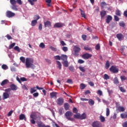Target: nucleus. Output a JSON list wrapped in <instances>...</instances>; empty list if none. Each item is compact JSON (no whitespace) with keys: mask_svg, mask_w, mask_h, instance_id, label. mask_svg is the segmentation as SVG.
I'll return each mask as SVG.
<instances>
[{"mask_svg":"<svg viewBox=\"0 0 127 127\" xmlns=\"http://www.w3.org/2000/svg\"><path fill=\"white\" fill-rule=\"evenodd\" d=\"M25 65L26 68H32L33 67V59L30 58L26 59Z\"/></svg>","mask_w":127,"mask_h":127,"instance_id":"obj_1","label":"nucleus"},{"mask_svg":"<svg viewBox=\"0 0 127 127\" xmlns=\"http://www.w3.org/2000/svg\"><path fill=\"white\" fill-rule=\"evenodd\" d=\"M65 115L66 119L68 121H74V119L71 118V116H73V113H72V112H71L70 111H67V112H66Z\"/></svg>","mask_w":127,"mask_h":127,"instance_id":"obj_2","label":"nucleus"},{"mask_svg":"<svg viewBox=\"0 0 127 127\" xmlns=\"http://www.w3.org/2000/svg\"><path fill=\"white\" fill-rule=\"evenodd\" d=\"M110 71H111V72H113V73H118L119 68L115 65H113L110 67Z\"/></svg>","mask_w":127,"mask_h":127,"instance_id":"obj_3","label":"nucleus"},{"mask_svg":"<svg viewBox=\"0 0 127 127\" xmlns=\"http://www.w3.org/2000/svg\"><path fill=\"white\" fill-rule=\"evenodd\" d=\"M57 104L59 106H62L64 104V99L62 97H60L57 100Z\"/></svg>","mask_w":127,"mask_h":127,"instance_id":"obj_4","label":"nucleus"},{"mask_svg":"<svg viewBox=\"0 0 127 127\" xmlns=\"http://www.w3.org/2000/svg\"><path fill=\"white\" fill-rule=\"evenodd\" d=\"M73 50L74 51V55L78 56V53L80 52V51H81V49L77 46H75L74 47Z\"/></svg>","mask_w":127,"mask_h":127,"instance_id":"obj_5","label":"nucleus"},{"mask_svg":"<svg viewBox=\"0 0 127 127\" xmlns=\"http://www.w3.org/2000/svg\"><path fill=\"white\" fill-rule=\"evenodd\" d=\"M6 15L7 17H9L10 18V17H12L15 15V13L10 11H7L6 12Z\"/></svg>","mask_w":127,"mask_h":127,"instance_id":"obj_6","label":"nucleus"},{"mask_svg":"<svg viewBox=\"0 0 127 127\" xmlns=\"http://www.w3.org/2000/svg\"><path fill=\"white\" fill-rule=\"evenodd\" d=\"M91 57H92V55L88 53L84 54L82 56V58H83V59H89V58H91Z\"/></svg>","mask_w":127,"mask_h":127,"instance_id":"obj_7","label":"nucleus"},{"mask_svg":"<svg viewBox=\"0 0 127 127\" xmlns=\"http://www.w3.org/2000/svg\"><path fill=\"white\" fill-rule=\"evenodd\" d=\"M100 126L101 123L99 121H95L92 124V127H100Z\"/></svg>","mask_w":127,"mask_h":127,"instance_id":"obj_8","label":"nucleus"},{"mask_svg":"<svg viewBox=\"0 0 127 127\" xmlns=\"http://www.w3.org/2000/svg\"><path fill=\"white\" fill-rule=\"evenodd\" d=\"M37 124L39 127H50L49 126H45L44 124H43V123L41 122H37Z\"/></svg>","mask_w":127,"mask_h":127,"instance_id":"obj_9","label":"nucleus"},{"mask_svg":"<svg viewBox=\"0 0 127 127\" xmlns=\"http://www.w3.org/2000/svg\"><path fill=\"white\" fill-rule=\"evenodd\" d=\"M116 36L118 39H119L120 41L121 40H123V39L124 38V35H123V34L121 33L118 34Z\"/></svg>","mask_w":127,"mask_h":127,"instance_id":"obj_10","label":"nucleus"},{"mask_svg":"<svg viewBox=\"0 0 127 127\" xmlns=\"http://www.w3.org/2000/svg\"><path fill=\"white\" fill-rule=\"evenodd\" d=\"M63 26H64V24L61 23H57L54 25L55 28L62 27Z\"/></svg>","mask_w":127,"mask_h":127,"instance_id":"obj_11","label":"nucleus"},{"mask_svg":"<svg viewBox=\"0 0 127 127\" xmlns=\"http://www.w3.org/2000/svg\"><path fill=\"white\" fill-rule=\"evenodd\" d=\"M9 98V94L7 92H4L3 94V100H5V99H8Z\"/></svg>","mask_w":127,"mask_h":127,"instance_id":"obj_12","label":"nucleus"},{"mask_svg":"<svg viewBox=\"0 0 127 127\" xmlns=\"http://www.w3.org/2000/svg\"><path fill=\"white\" fill-rule=\"evenodd\" d=\"M113 19V17L111 15H108L106 18V22L107 23H110L111 20Z\"/></svg>","mask_w":127,"mask_h":127,"instance_id":"obj_13","label":"nucleus"},{"mask_svg":"<svg viewBox=\"0 0 127 127\" xmlns=\"http://www.w3.org/2000/svg\"><path fill=\"white\" fill-rule=\"evenodd\" d=\"M45 27H51V22L49 21H47L44 23Z\"/></svg>","mask_w":127,"mask_h":127,"instance_id":"obj_14","label":"nucleus"},{"mask_svg":"<svg viewBox=\"0 0 127 127\" xmlns=\"http://www.w3.org/2000/svg\"><path fill=\"white\" fill-rule=\"evenodd\" d=\"M51 99L53 98H57V92H52L50 94Z\"/></svg>","mask_w":127,"mask_h":127,"instance_id":"obj_15","label":"nucleus"},{"mask_svg":"<svg viewBox=\"0 0 127 127\" xmlns=\"http://www.w3.org/2000/svg\"><path fill=\"white\" fill-rule=\"evenodd\" d=\"M125 109L124 107L119 106L118 107H117V111H119V112H125Z\"/></svg>","mask_w":127,"mask_h":127,"instance_id":"obj_16","label":"nucleus"},{"mask_svg":"<svg viewBox=\"0 0 127 127\" xmlns=\"http://www.w3.org/2000/svg\"><path fill=\"white\" fill-rule=\"evenodd\" d=\"M19 120L22 121L24 120V121H26V117H25V115L24 114H21L19 116Z\"/></svg>","mask_w":127,"mask_h":127,"instance_id":"obj_17","label":"nucleus"},{"mask_svg":"<svg viewBox=\"0 0 127 127\" xmlns=\"http://www.w3.org/2000/svg\"><path fill=\"white\" fill-rule=\"evenodd\" d=\"M67 56L65 55H62L61 57V59L63 60V61H66L67 59Z\"/></svg>","mask_w":127,"mask_h":127,"instance_id":"obj_18","label":"nucleus"},{"mask_svg":"<svg viewBox=\"0 0 127 127\" xmlns=\"http://www.w3.org/2000/svg\"><path fill=\"white\" fill-rule=\"evenodd\" d=\"M10 88L12 91H16L17 90V86L13 84L10 85Z\"/></svg>","mask_w":127,"mask_h":127,"instance_id":"obj_19","label":"nucleus"},{"mask_svg":"<svg viewBox=\"0 0 127 127\" xmlns=\"http://www.w3.org/2000/svg\"><path fill=\"white\" fill-rule=\"evenodd\" d=\"M87 118V115L85 113H83L82 115L80 114V120H85Z\"/></svg>","mask_w":127,"mask_h":127,"instance_id":"obj_20","label":"nucleus"},{"mask_svg":"<svg viewBox=\"0 0 127 127\" xmlns=\"http://www.w3.org/2000/svg\"><path fill=\"white\" fill-rule=\"evenodd\" d=\"M106 14H107L106 11L103 10L100 12V15L102 18H103V17H104Z\"/></svg>","mask_w":127,"mask_h":127,"instance_id":"obj_21","label":"nucleus"},{"mask_svg":"<svg viewBox=\"0 0 127 127\" xmlns=\"http://www.w3.org/2000/svg\"><path fill=\"white\" fill-rule=\"evenodd\" d=\"M69 106L68 103H65L64 104V108L66 111H68V110H69Z\"/></svg>","mask_w":127,"mask_h":127,"instance_id":"obj_22","label":"nucleus"},{"mask_svg":"<svg viewBox=\"0 0 127 127\" xmlns=\"http://www.w3.org/2000/svg\"><path fill=\"white\" fill-rule=\"evenodd\" d=\"M88 103L89 104L90 106H94L95 101H94V100L92 99H89L88 100Z\"/></svg>","mask_w":127,"mask_h":127,"instance_id":"obj_23","label":"nucleus"},{"mask_svg":"<svg viewBox=\"0 0 127 127\" xmlns=\"http://www.w3.org/2000/svg\"><path fill=\"white\" fill-rule=\"evenodd\" d=\"M37 24V21L35 20H33L31 22V25L32 26H35Z\"/></svg>","mask_w":127,"mask_h":127,"instance_id":"obj_24","label":"nucleus"},{"mask_svg":"<svg viewBox=\"0 0 127 127\" xmlns=\"http://www.w3.org/2000/svg\"><path fill=\"white\" fill-rule=\"evenodd\" d=\"M79 9L80 10L81 15L82 17H84V18H86V14H85V12H84V11H83L81 9Z\"/></svg>","mask_w":127,"mask_h":127,"instance_id":"obj_25","label":"nucleus"},{"mask_svg":"<svg viewBox=\"0 0 127 127\" xmlns=\"http://www.w3.org/2000/svg\"><path fill=\"white\" fill-rule=\"evenodd\" d=\"M7 82H8V80L4 79L1 83V86H4V85H6V84H7Z\"/></svg>","mask_w":127,"mask_h":127,"instance_id":"obj_26","label":"nucleus"},{"mask_svg":"<svg viewBox=\"0 0 127 127\" xmlns=\"http://www.w3.org/2000/svg\"><path fill=\"white\" fill-rule=\"evenodd\" d=\"M57 64L58 66V68L60 69H61L62 68V64H61V63L58 61H57Z\"/></svg>","mask_w":127,"mask_h":127,"instance_id":"obj_27","label":"nucleus"},{"mask_svg":"<svg viewBox=\"0 0 127 127\" xmlns=\"http://www.w3.org/2000/svg\"><path fill=\"white\" fill-rule=\"evenodd\" d=\"M14 50L19 53V52H20V50H21V49L19 48V47H18V46H15L14 48Z\"/></svg>","mask_w":127,"mask_h":127,"instance_id":"obj_28","label":"nucleus"},{"mask_svg":"<svg viewBox=\"0 0 127 127\" xmlns=\"http://www.w3.org/2000/svg\"><path fill=\"white\" fill-rule=\"evenodd\" d=\"M101 7H107V5H108V4L106 2H102L101 3Z\"/></svg>","mask_w":127,"mask_h":127,"instance_id":"obj_29","label":"nucleus"},{"mask_svg":"<svg viewBox=\"0 0 127 127\" xmlns=\"http://www.w3.org/2000/svg\"><path fill=\"white\" fill-rule=\"evenodd\" d=\"M11 8L12 9L15 10V11H17V10H18V8H17V7L15 5H12Z\"/></svg>","mask_w":127,"mask_h":127,"instance_id":"obj_30","label":"nucleus"},{"mask_svg":"<svg viewBox=\"0 0 127 127\" xmlns=\"http://www.w3.org/2000/svg\"><path fill=\"white\" fill-rule=\"evenodd\" d=\"M36 87H33L31 88L30 93L31 94H33V93H35L36 92Z\"/></svg>","mask_w":127,"mask_h":127,"instance_id":"obj_31","label":"nucleus"},{"mask_svg":"<svg viewBox=\"0 0 127 127\" xmlns=\"http://www.w3.org/2000/svg\"><path fill=\"white\" fill-rule=\"evenodd\" d=\"M28 1L30 2L31 5H33L34 4V2L37 1V0H28Z\"/></svg>","mask_w":127,"mask_h":127,"instance_id":"obj_32","label":"nucleus"},{"mask_svg":"<svg viewBox=\"0 0 127 127\" xmlns=\"http://www.w3.org/2000/svg\"><path fill=\"white\" fill-rule=\"evenodd\" d=\"M20 60L22 62V63H25V62H26V60H25V58L23 57H21L20 58Z\"/></svg>","mask_w":127,"mask_h":127,"instance_id":"obj_33","label":"nucleus"},{"mask_svg":"<svg viewBox=\"0 0 127 127\" xmlns=\"http://www.w3.org/2000/svg\"><path fill=\"white\" fill-rule=\"evenodd\" d=\"M114 84H116V85H117V84H119V79H118V77H115L114 80Z\"/></svg>","mask_w":127,"mask_h":127,"instance_id":"obj_34","label":"nucleus"},{"mask_svg":"<svg viewBox=\"0 0 127 127\" xmlns=\"http://www.w3.org/2000/svg\"><path fill=\"white\" fill-rule=\"evenodd\" d=\"M99 118L102 123H104V122H105V121L106 120L105 117L103 116H100Z\"/></svg>","mask_w":127,"mask_h":127,"instance_id":"obj_35","label":"nucleus"},{"mask_svg":"<svg viewBox=\"0 0 127 127\" xmlns=\"http://www.w3.org/2000/svg\"><path fill=\"white\" fill-rule=\"evenodd\" d=\"M109 67H110V63L109 62V61H107L105 64V68L106 69H109Z\"/></svg>","mask_w":127,"mask_h":127,"instance_id":"obj_36","label":"nucleus"},{"mask_svg":"<svg viewBox=\"0 0 127 127\" xmlns=\"http://www.w3.org/2000/svg\"><path fill=\"white\" fill-rule=\"evenodd\" d=\"M10 2L12 5H15V4H16V0H10Z\"/></svg>","mask_w":127,"mask_h":127,"instance_id":"obj_37","label":"nucleus"},{"mask_svg":"<svg viewBox=\"0 0 127 127\" xmlns=\"http://www.w3.org/2000/svg\"><path fill=\"white\" fill-rule=\"evenodd\" d=\"M1 68H2V69H3V70H6V69H8V66H7V65H6V64H3L1 66Z\"/></svg>","mask_w":127,"mask_h":127,"instance_id":"obj_38","label":"nucleus"},{"mask_svg":"<svg viewBox=\"0 0 127 127\" xmlns=\"http://www.w3.org/2000/svg\"><path fill=\"white\" fill-rule=\"evenodd\" d=\"M84 49L87 51H92V48L89 47V46H85Z\"/></svg>","mask_w":127,"mask_h":127,"instance_id":"obj_39","label":"nucleus"},{"mask_svg":"<svg viewBox=\"0 0 127 127\" xmlns=\"http://www.w3.org/2000/svg\"><path fill=\"white\" fill-rule=\"evenodd\" d=\"M74 118L75 119H78L79 120L80 119V114H78L76 115H74Z\"/></svg>","mask_w":127,"mask_h":127,"instance_id":"obj_40","label":"nucleus"},{"mask_svg":"<svg viewBox=\"0 0 127 127\" xmlns=\"http://www.w3.org/2000/svg\"><path fill=\"white\" fill-rule=\"evenodd\" d=\"M85 88H86V85L85 84H83V83L80 84V89L81 90H84Z\"/></svg>","mask_w":127,"mask_h":127,"instance_id":"obj_41","label":"nucleus"},{"mask_svg":"<svg viewBox=\"0 0 127 127\" xmlns=\"http://www.w3.org/2000/svg\"><path fill=\"white\" fill-rule=\"evenodd\" d=\"M104 79L105 80H109V79H110V76H109L108 74H105L104 75Z\"/></svg>","mask_w":127,"mask_h":127,"instance_id":"obj_42","label":"nucleus"},{"mask_svg":"<svg viewBox=\"0 0 127 127\" xmlns=\"http://www.w3.org/2000/svg\"><path fill=\"white\" fill-rule=\"evenodd\" d=\"M63 64L65 67H68V66H69V64L67 61H64Z\"/></svg>","mask_w":127,"mask_h":127,"instance_id":"obj_43","label":"nucleus"},{"mask_svg":"<svg viewBox=\"0 0 127 127\" xmlns=\"http://www.w3.org/2000/svg\"><path fill=\"white\" fill-rule=\"evenodd\" d=\"M121 117L122 119H126V118H127V114H121Z\"/></svg>","mask_w":127,"mask_h":127,"instance_id":"obj_44","label":"nucleus"},{"mask_svg":"<svg viewBox=\"0 0 127 127\" xmlns=\"http://www.w3.org/2000/svg\"><path fill=\"white\" fill-rule=\"evenodd\" d=\"M15 46V43H13L12 44H10L9 46V49H11L12 48H13Z\"/></svg>","mask_w":127,"mask_h":127,"instance_id":"obj_45","label":"nucleus"},{"mask_svg":"<svg viewBox=\"0 0 127 127\" xmlns=\"http://www.w3.org/2000/svg\"><path fill=\"white\" fill-rule=\"evenodd\" d=\"M30 118L31 119H32V120H36V119H37V117L33 114L30 115Z\"/></svg>","mask_w":127,"mask_h":127,"instance_id":"obj_46","label":"nucleus"},{"mask_svg":"<svg viewBox=\"0 0 127 127\" xmlns=\"http://www.w3.org/2000/svg\"><path fill=\"white\" fill-rule=\"evenodd\" d=\"M110 116V109L107 108L106 109V116L109 117Z\"/></svg>","mask_w":127,"mask_h":127,"instance_id":"obj_47","label":"nucleus"},{"mask_svg":"<svg viewBox=\"0 0 127 127\" xmlns=\"http://www.w3.org/2000/svg\"><path fill=\"white\" fill-rule=\"evenodd\" d=\"M68 68L69 69L70 71H71V72H74V71H75V69L73 66H69Z\"/></svg>","mask_w":127,"mask_h":127,"instance_id":"obj_48","label":"nucleus"},{"mask_svg":"<svg viewBox=\"0 0 127 127\" xmlns=\"http://www.w3.org/2000/svg\"><path fill=\"white\" fill-rule=\"evenodd\" d=\"M39 47H40V48H45V45L43 43H41L39 45Z\"/></svg>","mask_w":127,"mask_h":127,"instance_id":"obj_49","label":"nucleus"},{"mask_svg":"<svg viewBox=\"0 0 127 127\" xmlns=\"http://www.w3.org/2000/svg\"><path fill=\"white\" fill-rule=\"evenodd\" d=\"M116 15H119V16H121V11H120L119 10H117L116 11Z\"/></svg>","mask_w":127,"mask_h":127,"instance_id":"obj_50","label":"nucleus"},{"mask_svg":"<svg viewBox=\"0 0 127 127\" xmlns=\"http://www.w3.org/2000/svg\"><path fill=\"white\" fill-rule=\"evenodd\" d=\"M39 18H40L39 15H35L34 16V19H35V20H36L37 21V20H38V19H39Z\"/></svg>","mask_w":127,"mask_h":127,"instance_id":"obj_51","label":"nucleus"},{"mask_svg":"<svg viewBox=\"0 0 127 127\" xmlns=\"http://www.w3.org/2000/svg\"><path fill=\"white\" fill-rule=\"evenodd\" d=\"M79 70L81 71V72H85L86 70H85V67H82V66H79Z\"/></svg>","mask_w":127,"mask_h":127,"instance_id":"obj_52","label":"nucleus"},{"mask_svg":"<svg viewBox=\"0 0 127 127\" xmlns=\"http://www.w3.org/2000/svg\"><path fill=\"white\" fill-rule=\"evenodd\" d=\"M12 114H13V110H11L7 114V116L11 117V115H12Z\"/></svg>","mask_w":127,"mask_h":127,"instance_id":"obj_53","label":"nucleus"},{"mask_svg":"<svg viewBox=\"0 0 127 127\" xmlns=\"http://www.w3.org/2000/svg\"><path fill=\"white\" fill-rule=\"evenodd\" d=\"M59 113H60V115H63V113H64V110H63V108H61L59 109Z\"/></svg>","mask_w":127,"mask_h":127,"instance_id":"obj_54","label":"nucleus"},{"mask_svg":"<svg viewBox=\"0 0 127 127\" xmlns=\"http://www.w3.org/2000/svg\"><path fill=\"white\" fill-rule=\"evenodd\" d=\"M62 49L64 52H67L68 51V47H63Z\"/></svg>","mask_w":127,"mask_h":127,"instance_id":"obj_55","label":"nucleus"},{"mask_svg":"<svg viewBox=\"0 0 127 127\" xmlns=\"http://www.w3.org/2000/svg\"><path fill=\"white\" fill-rule=\"evenodd\" d=\"M54 58L56 59V60H61V57L60 56H55Z\"/></svg>","mask_w":127,"mask_h":127,"instance_id":"obj_56","label":"nucleus"},{"mask_svg":"<svg viewBox=\"0 0 127 127\" xmlns=\"http://www.w3.org/2000/svg\"><path fill=\"white\" fill-rule=\"evenodd\" d=\"M97 94L99 95V96H103V92H102V90H98Z\"/></svg>","mask_w":127,"mask_h":127,"instance_id":"obj_57","label":"nucleus"},{"mask_svg":"<svg viewBox=\"0 0 127 127\" xmlns=\"http://www.w3.org/2000/svg\"><path fill=\"white\" fill-rule=\"evenodd\" d=\"M33 96L35 98H37V97H38V96H39V93H38V92L34 93L33 94Z\"/></svg>","mask_w":127,"mask_h":127,"instance_id":"obj_58","label":"nucleus"},{"mask_svg":"<svg viewBox=\"0 0 127 127\" xmlns=\"http://www.w3.org/2000/svg\"><path fill=\"white\" fill-rule=\"evenodd\" d=\"M66 82L68 84H72L73 83V81L71 79H68L67 80Z\"/></svg>","mask_w":127,"mask_h":127,"instance_id":"obj_59","label":"nucleus"},{"mask_svg":"<svg viewBox=\"0 0 127 127\" xmlns=\"http://www.w3.org/2000/svg\"><path fill=\"white\" fill-rule=\"evenodd\" d=\"M119 89L120 91H121L123 93H126V90H125V89L123 87H120Z\"/></svg>","mask_w":127,"mask_h":127,"instance_id":"obj_60","label":"nucleus"},{"mask_svg":"<svg viewBox=\"0 0 127 127\" xmlns=\"http://www.w3.org/2000/svg\"><path fill=\"white\" fill-rule=\"evenodd\" d=\"M6 37L8 40H10V39H12V37H11V36L9 35V34H7L6 36Z\"/></svg>","mask_w":127,"mask_h":127,"instance_id":"obj_61","label":"nucleus"},{"mask_svg":"<svg viewBox=\"0 0 127 127\" xmlns=\"http://www.w3.org/2000/svg\"><path fill=\"white\" fill-rule=\"evenodd\" d=\"M100 44H98L96 47H95V49L96 50H100Z\"/></svg>","mask_w":127,"mask_h":127,"instance_id":"obj_62","label":"nucleus"},{"mask_svg":"<svg viewBox=\"0 0 127 127\" xmlns=\"http://www.w3.org/2000/svg\"><path fill=\"white\" fill-rule=\"evenodd\" d=\"M102 101L104 104H105L106 105H109V101H106L105 99H102Z\"/></svg>","mask_w":127,"mask_h":127,"instance_id":"obj_63","label":"nucleus"},{"mask_svg":"<svg viewBox=\"0 0 127 127\" xmlns=\"http://www.w3.org/2000/svg\"><path fill=\"white\" fill-rule=\"evenodd\" d=\"M84 62H85L84 61H83V60H78V63H79V64H83V63H84Z\"/></svg>","mask_w":127,"mask_h":127,"instance_id":"obj_64","label":"nucleus"}]
</instances>
